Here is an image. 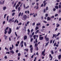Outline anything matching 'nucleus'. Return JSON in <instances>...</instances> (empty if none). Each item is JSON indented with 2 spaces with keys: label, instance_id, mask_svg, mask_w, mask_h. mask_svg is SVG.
<instances>
[{
  "label": "nucleus",
  "instance_id": "nucleus-1",
  "mask_svg": "<svg viewBox=\"0 0 61 61\" xmlns=\"http://www.w3.org/2000/svg\"><path fill=\"white\" fill-rule=\"evenodd\" d=\"M49 58H50V61H52V59H53V56H51V54H50L49 55Z\"/></svg>",
  "mask_w": 61,
  "mask_h": 61
},
{
  "label": "nucleus",
  "instance_id": "nucleus-2",
  "mask_svg": "<svg viewBox=\"0 0 61 61\" xmlns=\"http://www.w3.org/2000/svg\"><path fill=\"white\" fill-rule=\"evenodd\" d=\"M45 51L46 50L45 49L42 52L41 54L43 56H45Z\"/></svg>",
  "mask_w": 61,
  "mask_h": 61
},
{
  "label": "nucleus",
  "instance_id": "nucleus-3",
  "mask_svg": "<svg viewBox=\"0 0 61 61\" xmlns=\"http://www.w3.org/2000/svg\"><path fill=\"white\" fill-rule=\"evenodd\" d=\"M11 32H12V29L11 28H9V31L8 32V34H10L11 33Z\"/></svg>",
  "mask_w": 61,
  "mask_h": 61
},
{
  "label": "nucleus",
  "instance_id": "nucleus-4",
  "mask_svg": "<svg viewBox=\"0 0 61 61\" xmlns=\"http://www.w3.org/2000/svg\"><path fill=\"white\" fill-rule=\"evenodd\" d=\"M46 37H47V35H46L45 36V39H46V40L47 41H49V38H48V37L46 38Z\"/></svg>",
  "mask_w": 61,
  "mask_h": 61
},
{
  "label": "nucleus",
  "instance_id": "nucleus-5",
  "mask_svg": "<svg viewBox=\"0 0 61 61\" xmlns=\"http://www.w3.org/2000/svg\"><path fill=\"white\" fill-rule=\"evenodd\" d=\"M27 15H25L23 16V18L24 19H25L27 18Z\"/></svg>",
  "mask_w": 61,
  "mask_h": 61
},
{
  "label": "nucleus",
  "instance_id": "nucleus-6",
  "mask_svg": "<svg viewBox=\"0 0 61 61\" xmlns=\"http://www.w3.org/2000/svg\"><path fill=\"white\" fill-rule=\"evenodd\" d=\"M18 2V1L17 0L16 1H15V3L14 4V5H13V7H15V6L16 5V3Z\"/></svg>",
  "mask_w": 61,
  "mask_h": 61
},
{
  "label": "nucleus",
  "instance_id": "nucleus-7",
  "mask_svg": "<svg viewBox=\"0 0 61 61\" xmlns=\"http://www.w3.org/2000/svg\"><path fill=\"white\" fill-rule=\"evenodd\" d=\"M43 39H44V37H41L40 36L39 37V40H43Z\"/></svg>",
  "mask_w": 61,
  "mask_h": 61
},
{
  "label": "nucleus",
  "instance_id": "nucleus-8",
  "mask_svg": "<svg viewBox=\"0 0 61 61\" xmlns=\"http://www.w3.org/2000/svg\"><path fill=\"white\" fill-rule=\"evenodd\" d=\"M27 37L26 35H25L24 37V40H26L27 39Z\"/></svg>",
  "mask_w": 61,
  "mask_h": 61
},
{
  "label": "nucleus",
  "instance_id": "nucleus-9",
  "mask_svg": "<svg viewBox=\"0 0 61 61\" xmlns=\"http://www.w3.org/2000/svg\"><path fill=\"white\" fill-rule=\"evenodd\" d=\"M35 41H36H36H34V44H35L36 43H37V42H38V41H37V39H36L35 40Z\"/></svg>",
  "mask_w": 61,
  "mask_h": 61
},
{
  "label": "nucleus",
  "instance_id": "nucleus-10",
  "mask_svg": "<svg viewBox=\"0 0 61 61\" xmlns=\"http://www.w3.org/2000/svg\"><path fill=\"white\" fill-rule=\"evenodd\" d=\"M47 21L50 20H51V18L50 17H49L48 16L47 18Z\"/></svg>",
  "mask_w": 61,
  "mask_h": 61
},
{
  "label": "nucleus",
  "instance_id": "nucleus-11",
  "mask_svg": "<svg viewBox=\"0 0 61 61\" xmlns=\"http://www.w3.org/2000/svg\"><path fill=\"white\" fill-rule=\"evenodd\" d=\"M61 55L60 54V55H59L58 56V58L59 59V60H60L61 59Z\"/></svg>",
  "mask_w": 61,
  "mask_h": 61
},
{
  "label": "nucleus",
  "instance_id": "nucleus-12",
  "mask_svg": "<svg viewBox=\"0 0 61 61\" xmlns=\"http://www.w3.org/2000/svg\"><path fill=\"white\" fill-rule=\"evenodd\" d=\"M6 9V6H4L3 7V10H5Z\"/></svg>",
  "mask_w": 61,
  "mask_h": 61
},
{
  "label": "nucleus",
  "instance_id": "nucleus-13",
  "mask_svg": "<svg viewBox=\"0 0 61 61\" xmlns=\"http://www.w3.org/2000/svg\"><path fill=\"white\" fill-rule=\"evenodd\" d=\"M10 53H11L12 54H14V52L13 50H12L11 51H10Z\"/></svg>",
  "mask_w": 61,
  "mask_h": 61
},
{
  "label": "nucleus",
  "instance_id": "nucleus-14",
  "mask_svg": "<svg viewBox=\"0 0 61 61\" xmlns=\"http://www.w3.org/2000/svg\"><path fill=\"white\" fill-rule=\"evenodd\" d=\"M49 41H48L47 43L46 44V45L45 46H47V45L48 44H49Z\"/></svg>",
  "mask_w": 61,
  "mask_h": 61
},
{
  "label": "nucleus",
  "instance_id": "nucleus-15",
  "mask_svg": "<svg viewBox=\"0 0 61 61\" xmlns=\"http://www.w3.org/2000/svg\"><path fill=\"white\" fill-rule=\"evenodd\" d=\"M37 46H38V44H37V43H36L35 44V47H37Z\"/></svg>",
  "mask_w": 61,
  "mask_h": 61
},
{
  "label": "nucleus",
  "instance_id": "nucleus-16",
  "mask_svg": "<svg viewBox=\"0 0 61 61\" xmlns=\"http://www.w3.org/2000/svg\"><path fill=\"white\" fill-rule=\"evenodd\" d=\"M12 19H10L8 21V22L9 23H10L11 21H12Z\"/></svg>",
  "mask_w": 61,
  "mask_h": 61
},
{
  "label": "nucleus",
  "instance_id": "nucleus-17",
  "mask_svg": "<svg viewBox=\"0 0 61 61\" xmlns=\"http://www.w3.org/2000/svg\"><path fill=\"white\" fill-rule=\"evenodd\" d=\"M55 8L56 9H58V6L56 5L55 6Z\"/></svg>",
  "mask_w": 61,
  "mask_h": 61
},
{
  "label": "nucleus",
  "instance_id": "nucleus-18",
  "mask_svg": "<svg viewBox=\"0 0 61 61\" xmlns=\"http://www.w3.org/2000/svg\"><path fill=\"white\" fill-rule=\"evenodd\" d=\"M20 9H21V8H20V7H19L18 8V10L19 12V11H20Z\"/></svg>",
  "mask_w": 61,
  "mask_h": 61
},
{
  "label": "nucleus",
  "instance_id": "nucleus-19",
  "mask_svg": "<svg viewBox=\"0 0 61 61\" xmlns=\"http://www.w3.org/2000/svg\"><path fill=\"white\" fill-rule=\"evenodd\" d=\"M21 12H20L18 15V16H19V17H20V15H21Z\"/></svg>",
  "mask_w": 61,
  "mask_h": 61
},
{
  "label": "nucleus",
  "instance_id": "nucleus-20",
  "mask_svg": "<svg viewBox=\"0 0 61 61\" xmlns=\"http://www.w3.org/2000/svg\"><path fill=\"white\" fill-rule=\"evenodd\" d=\"M39 29V28L37 26H36V27L35 29L36 30H37V29Z\"/></svg>",
  "mask_w": 61,
  "mask_h": 61
},
{
  "label": "nucleus",
  "instance_id": "nucleus-21",
  "mask_svg": "<svg viewBox=\"0 0 61 61\" xmlns=\"http://www.w3.org/2000/svg\"><path fill=\"white\" fill-rule=\"evenodd\" d=\"M4 36H5V40H6V39H7V36H6L5 35L4 36Z\"/></svg>",
  "mask_w": 61,
  "mask_h": 61
},
{
  "label": "nucleus",
  "instance_id": "nucleus-22",
  "mask_svg": "<svg viewBox=\"0 0 61 61\" xmlns=\"http://www.w3.org/2000/svg\"><path fill=\"white\" fill-rule=\"evenodd\" d=\"M5 32L4 33L5 34H5H6L7 33V31H6V30H5Z\"/></svg>",
  "mask_w": 61,
  "mask_h": 61
},
{
  "label": "nucleus",
  "instance_id": "nucleus-23",
  "mask_svg": "<svg viewBox=\"0 0 61 61\" xmlns=\"http://www.w3.org/2000/svg\"><path fill=\"white\" fill-rule=\"evenodd\" d=\"M41 25V24L40 23H38L37 24H36V25L37 26H38V25Z\"/></svg>",
  "mask_w": 61,
  "mask_h": 61
},
{
  "label": "nucleus",
  "instance_id": "nucleus-24",
  "mask_svg": "<svg viewBox=\"0 0 61 61\" xmlns=\"http://www.w3.org/2000/svg\"><path fill=\"white\" fill-rule=\"evenodd\" d=\"M51 54H54V52H53V50H51Z\"/></svg>",
  "mask_w": 61,
  "mask_h": 61
},
{
  "label": "nucleus",
  "instance_id": "nucleus-25",
  "mask_svg": "<svg viewBox=\"0 0 61 61\" xmlns=\"http://www.w3.org/2000/svg\"><path fill=\"white\" fill-rule=\"evenodd\" d=\"M46 4H47V3L46 2L45 3H44V7H45L46 6Z\"/></svg>",
  "mask_w": 61,
  "mask_h": 61
},
{
  "label": "nucleus",
  "instance_id": "nucleus-26",
  "mask_svg": "<svg viewBox=\"0 0 61 61\" xmlns=\"http://www.w3.org/2000/svg\"><path fill=\"white\" fill-rule=\"evenodd\" d=\"M15 34L16 37H17V36H17V34H16V32H15Z\"/></svg>",
  "mask_w": 61,
  "mask_h": 61
},
{
  "label": "nucleus",
  "instance_id": "nucleus-27",
  "mask_svg": "<svg viewBox=\"0 0 61 61\" xmlns=\"http://www.w3.org/2000/svg\"><path fill=\"white\" fill-rule=\"evenodd\" d=\"M13 49V48L12 47H10L9 49L10 50H12Z\"/></svg>",
  "mask_w": 61,
  "mask_h": 61
},
{
  "label": "nucleus",
  "instance_id": "nucleus-28",
  "mask_svg": "<svg viewBox=\"0 0 61 61\" xmlns=\"http://www.w3.org/2000/svg\"><path fill=\"white\" fill-rule=\"evenodd\" d=\"M59 8L60 9H61V5H59Z\"/></svg>",
  "mask_w": 61,
  "mask_h": 61
},
{
  "label": "nucleus",
  "instance_id": "nucleus-29",
  "mask_svg": "<svg viewBox=\"0 0 61 61\" xmlns=\"http://www.w3.org/2000/svg\"><path fill=\"white\" fill-rule=\"evenodd\" d=\"M33 47H32L30 48V51H33Z\"/></svg>",
  "mask_w": 61,
  "mask_h": 61
},
{
  "label": "nucleus",
  "instance_id": "nucleus-30",
  "mask_svg": "<svg viewBox=\"0 0 61 61\" xmlns=\"http://www.w3.org/2000/svg\"><path fill=\"white\" fill-rule=\"evenodd\" d=\"M15 15V13L13 12L12 14V16H14Z\"/></svg>",
  "mask_w": 61,
  "mask_h": 61
},
{
  "label": "nucleus",
  "instance_id": "nucleus-31",
  "mask_svg": "<svg viewBox=\"0 0 61 61\" xmlns=\"http://www.w3.org/2000/svg\"><path fill=\"white\" fill-rule=\"evenodd\" d=\"M34 13L33 14L32 13H31L30 14V15H34Z\"/></svg>",
  "mask_w": 61,
  "mask_h": 61
},
{
  "label": "nucleus",
  "instance_id": "nucleus-32",
  "mask_svg": "<svg viewBox=\"0 0 61 61\" xmlns=\"http://www.w3.org/2000/svg\"><path fill=\"white\" fill-rule=\"evenodd\" d=\"M20 44H24V41H21L20 42Z\"/></svg>",
  "mask_w": 61,
  "mask_h": 61
},
{
  "label": "nucleus",
  "instance_id": "nucleus-33",
  "mask_svg": "<svg viewBox=\"0 0 61 61\" xmlns=\"http://www.w3.org/2000/svg\"><path fill=\"white\" fill-rule=\"evenodd\" d=\"M46 9H44L43 10V12L45 13L46 12Z\"/></svg>",
  "mask_w": 61,
  "mask_h": 61
},
{
  "label": "nucleus",
  "instance_id": "nucleus-34",
  "mask_svg": "<svg viewBox=\"0 0 61 61\" xmlns=\"http://www.w3.org/2000/svg\"><path fill=\"white\" fill-rule=\"evenodd\" d=\"M60 34V33H58L57 35H56V36H59V34Z\"/></svg>",
  "mask_w": 61,
  "mask_h": 61
},
{
  "label": "nucleus",
  "instance_id": "nucleus-35",
  "mask_svg": "<svg viewBox=\"0 0 61 61\" xmlns=\"http://www.w3.org/2000/svg\"><path fill=\"white\" fill-rule=\"evenodd\" d=\"M56 43H55L54 44V46H56Z\"/></svg>",
  "mask_w": 61,
  "mask_h": 61
},
{
  "label": "nucleus",
  "instance_id": "nucleus-36",
  "mask_svg": "<svg viewBox=\"0 0 61 61\" xmlns=\"http://www.w3.org/2000/svg\"><path fill=\"white\" fill-rule=\"evenodd\" d=\"M29 36L30 38H32V36L31 35H29Z\"/></svg>",
  "mask_w": 61,
  "mask_h": 61
},
{
  "label": "nucleus",
  "instance_id": "nucleus-37",
  "mask_svg": "<svg viewBox=\"0 0 61 61\" xmlns=\"http://www.w3.org/2000/svg\"><path fill=\"white\" fill-rule=\"evenodd\" d=\"M24 45L25 46H26V43L25 42H24Z\"/></svg>",
  "mask_w": 61,
  "mask_h": 61
},
{
  "label": "nucleus",
  "instance_id": "nucleus-38",
  "mask_svg": "<svg viewBox=\"0 0 61 61\" xmlns=\"http://www.w3.org/2000/svg\"><path fill=\"white\" fill-rule=\"evenodd\" d=\"M8 18H9V16H7V21H8Z\"/></svg>",
  "mask_w": 61,
  "mask_h": 61
},
{
  "label": "nucleus",
  "instance_id": "nucleus-39",
  "mask_svg": "<svg viewBox=\"0 0 61 61\" xmlns=\"http://www.w3.org/2000/svg\"><path fill=\"white\" fill-rule=\"evenodd\" d=\"M44 6V5L43 3L42 4L41 6V7H43Z\"/></svg>",
  "mask_w": 61,
  "mask_h": 61
},
{
  "label": "nucleus",
  "instance_id": "nucleus-40",
  "mask_svg": "<svg viewBox=\"0 0 61 61\" xmlns=\"http://www.w3.org/2000/svg\"><path fill=\"white\" fill-rule=\"evenodd\" d=\"M8 28H9V27H7L5 29V30H8Z\"/></svg>",
  "mask_w": 61,
  "mask_h": 61
},
{
  "label": "nucleus",
  "instance_id": "nucleus-41",
  "mask_svg": "<svg viewBox=\"0 0 61 61\" xmlns=\"http://www.w3.org/2000/svg\"><path fill=\"white\" fill-rule=\"evenodd\" d=\"M12 12H15V10H12Z\"/></svg>",
  "mask_w": 61,
  "mask_h": 61
},
{
  "label": "nucleus",
  "instance_id": "nucleus-42",
  "mask_svg": "<svg viewBox=\"0 0 61 61\" xmlns=\"http://www.w3.org/2000/svg\"><path fill=\"white\" fill-rule=\"evenodd\" d=\"M33 39H34L31 38L30 40V42H32V41L33 40Z\"/></svg>",
  "mask_w": 61,
  "mask_h": 61
},
{
  "label": "nucleus",
  "instance_id": "nucleus-43",
  "mask_svg": "<svg viewBox=\"0 0 61 61\" xmlns=\"http://www.w3.org/2000/svg\"><path fill=\"white\" fill-rule=\"evenodd\" d=\"M6 54H10V52L9 51L7 52L6 53Z\"/></svg>",
  "mask_w": 61,
  "mask_h": 61
},
{
  "label": "nucleus",
  "instance_id": "nucleus-44",
  "mask_svg": "<svg viewBox=\"0 0 61 61\" xmlns=\"http://www.w3.org/2000/svg\"><path fill=\"white\" fill-rule=\"evenodd\" d=\"M48 7H46V11H47L48 10Z\"/></svg>",
  "mask_w": 61,
  "mask_h": 61
},
{
  "label": "nucleus",
  "instance_id": "nucleus-45",
  "mask_svg": "<svg viewBox=\"0 0 61 61\" xmlns=\"http://www.w3.org/2000/svg\"><path fill=\"white\" fill-rule=\"evenodd\" d=\"M60 26V25L59 24H58L57 26H56V27H58L59 26Z\"/></svg>",
  "mask_w": 61,
  "mask_h": 61
},
{
  "label": "nucleus",
  "instance_id": "nucleus-46",
  "mask_svg": "<svg viewBox=\"0 0 61 61\" xmlns=\"http://www.w3.org/2000/svg\"><path fill=\"white\" fill-rule=\"evenodd\" d=\"M20 28V27H17L16 28V30H18V29H19Z\"/></svg>",
  "mask_w": 61,
  "mask_h": 61
},
{
  "label": "nucleus",
  "instance_id": "nucleus-47",
  "mask_svg": "<svg viewBox=\"0 0 61 61\" xmlns=\"http://www.w3.org/2000/svg\"><path fill=\"white\" fill-rule=\"evenodd\" d=\"M45 16L46 17H47L48 16V14H46Z\"/></svg>",
  "mask_w": 61,
  "mask_h": 61
},
{
  "label": "nucleus",
  "instance_id": "nucleus-48",
  "mask_svg": "<svg viewBox=\"0 0 61 61\" xmlns=\"http://www.w3.org/2000/svg\"><path fill=\"white\" fill-rule=\"evenodd\" d=\"M18 56H21V54L20 53H19L18 54Z\"/></svg>",
  "mask_w": 61,
  "mask_h": 61
},
{
  "label": "nucleus",
  "instance_id": "nucleus-49",
  "mask_svg": "<svg viewBox=\"0 0 61 61\" xmlns=\"http://www.w3.org/2000/svg\"><path fill=\"white\" fill-rule=\"evenodd\" d=\"M34 31V30H33V29H32L31 30V33H32Z\"/></svg>",
  "mask_w": 61,
  "mask_h": 61
},
{
  "label": "nucleus",
  "instance_id": "nucleus-50",
  "mask_svg": "<svg viewBox=\"0 0 61 61\" xmlns=\"http://www.w3.org/2000/svg\"><path fill=\"white\" fill-rule=\"evenodd\" d=\"M36 51H38V47H36Z\"/></svg>",
  "mask_w": 61,
  "mask_h": 61
},
{
  "label": "nucleus",
  "instance_id": "nucleus-51",
  "mask_svg": "<svg viewBox=\"0 0 61 61\" xmlns=\"http://www.w3.org/2000/svg\"><path fill=\"white\" fill-rule=\"evenodd\" d=\"M23 14H24V13H22L21 14V16H23Z\"/></svg>",
  "mask_w": 61,
  "mask_h": 61
},
{
  "label": "nucleus",
  "instance_id": "nucleus-52",
  "mask_svg": "<svg viewBox=\"0 0 61 61\" xmlns=\"http://www.w3.org/2000/svg\"><path fill=\"white\" fill-rule=\"evenodd\" d=\"M58 15L57 14H56V15H55V16L56 17V16H58Z\"/></svg>",
  "mask_w": 61,
  "mask_h": 61
},
{
  "label": "nucleus",
  "instance_id": "nucleus-53",
  "mask_svg": "<svg viewBox=\"0 0 61 61\" xmlns=\"http://www.w3.org/2000/svg\"><path fill=\"white\" fill-rule=\"evenodd\" d=\"M51 18H54V16H52L51 17Z\"/></svg>",
  "mask_w": 61,
  "mask_h": 61
},
{
  "label": "nucleus",
  "instance_id": "nucleus-54",
  "mask_svg": "<svg viewBox=\"0 0 61 61\" xmlns=\"http://www.w3.org/2000/svg\"><path fill=\"white\" fill-rule=\"evenodd\" d=\"M22 25V23L20 22V23L18 24V25Z\"/></svg>",
  "mask_w": 61,
  "mask_h": 61
},
{
  "label": "nucleus",
  "instance_id": "nucleus-55",
  "mask_svg": "<svg viewBox=\"0 0 61 61\" xmlns=\"http://www.w3.org/2000/svg\"><path fill=\"white\" fill-rule=\"evenodd\" d=\"M18 46V44H15V46Z\"/></svg>",
  "mask_w": 61,
  "mask_h": 61
},
{
  "label": "nucleus",
  "instance_id": "nucleus-56",
  "mask_svg": "<svg viewBox=\"0 0 61 61\" xmlns=\"http://www.w3.org/2000/svg\"><path fill=\"white\" fill-rule=\"evenodd\" d=\"M39 9V7L38 6H37L36 8V9Z\"/></svg>",
  "mask_w": 61,
  "mask_h": 61
},
{
  "label": "nucleus",
  "instance_id": "nucleus-57",
  "mask_svg": "<svg viewBox=\"0 0 61 61\" xmlns=\"http://www.w3.org/2000/svg\"><path fill=\"white\" fill-rule=\"evenodd\" d=\"M9 40L10 41H11V38H10V37L9 38Z\"/></svg>",
  "mask_w": 61,
  "mask_h": 61
},
{
  "label": "nucleus",
  "instance_id": "nucleus-58",
  "mask_svg": "<svg viewBox=\"0 0 61 61\" xmlns=\"http://www.w3.org/2000/svg\"><path fill=\"white\" fill-rule=\"evenodd\" d=\"M35 25V23H34L32 24V25L33 26H34Z\"/></svg>",
  "mask_w": 61,
  "mask_h": 61
},
{
  "label": "nucleus",
  "instance_id": "nucleus-59",
  "mask_svg": "<svg viewBox=\"0 0 61 61\" xmlns=\"http://www.w3.org/2000/svg\"><path fill=\"white\" fill-rule=\"evenodd\" d=\"M16 52L17 53L18 52V50H17L16 51Z\"/></svg>",
  "mask_w": 61,
  "mask_h": 61
},
{
  "label": "nucleus",
  "instance_id": "nucleus-60",
  "mask_svg": "<svg viewBox=\"0 0 61 61\" xmlns=\"http://www.w3.org/2000/svg\"><path fill=\"white\" fill-rule=\"evenodd\" d=\"M35 33V32H33L32 34V36H34V34Z\"/></svg>",
  "mask_w": 61,
  "mask_h": 61
},
{
  "label": "nucleus",
  "instance_id": "nucleus-61",
  "mask_svg": "<svg viewBox=\"0 0 61 61\" xmlns=\"http://www.w3.org/2000/svg\"><path fill=\"white\" fill-rule=\"evenodd\" d=\"M4 58H5V59H7V56H5Z\"/></svg>",
  "mask_w": 61,
  "mask_h": 61
},
{
  "label": "nucleus",
  "instance_id": "nucleus-62",
  "mask_svg": "<svg viewBox=\"0 0 61 61\" xmlns=\"http://www.w3.org/2000/svg\"><path fill=\"white\" fill-rule=\"evenodd\" d=\"M5 21H4L3 22V25L5 24Z\"/></svg>",
  "mask_w": 61,
  "mask_h": 61
},
{
  "label": "nucleus",
  "instance_id": "nucleus-63",
  "mask_svg": "<svg viewBox=\"0 0 61 61\" xmlns=\"http://www.w3.org/2000/svg\"><path fill=\"white\" fill-rule=\"evenodd\" d=\"M56 10V9H55V8H54L53 9V11H55Z\"/></svg>",
  "mask_w": 61,
  "mask_h": 61
},
{
  "label": "nucleus",
  "instance_id": "nucleus-64",
  "mask_svg": "<svg viewBox=\"0 0 61 61\" xmlns=\"http://www.w3.org/2000/svg\"><path fill=\"white\" fill-rule=\"evenodd\" d=\"M29 23H30L29 21L27 22V25H28Z\"/></svg>",
  "mask_w": 61,
  "mask_h": 61
}]
</instances>
